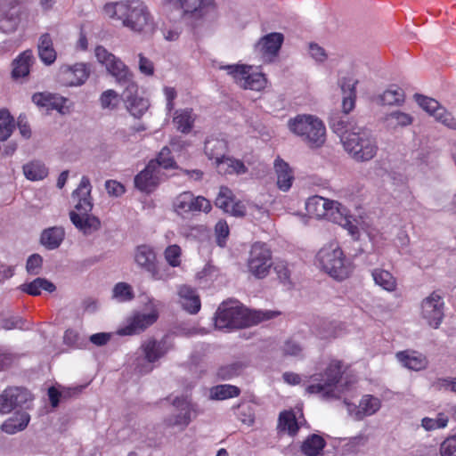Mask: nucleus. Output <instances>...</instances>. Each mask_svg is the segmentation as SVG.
Returning a JSON list of instances; mask_svg holds the SVG:
<instances>
[{
  "label": "nucleus",
  "mask_w": 456,
  "mask_h": 456,
  "mask_svg": "<svg viewBox=\"0 0 456 456\" xmlns=\"http://www.w3.org/2000/svg\"><path fill=\"white\" fill-rule=\"evenodd\" d=\"M103 13L109 19L118 21L134 35L151 37L158 28L148 4L142 0H120L107 3Z\"/></svg>",
  "instance_id": "f257e3e1"
},
{
  "label": "nucleus",
  "mask_w": 456,
  "mask_h": 456,
  "mask_svg": "<svg viewBox=\"0 0 456 456\" xmlns=\"http://www.w3.org/2000/svg\"><path fill=\"white\" fill-rule=\"evenodd\" d=\"M279 314L274 311L249 310L238 301L223 302L216 310L215 326L218 330L240 329L274 318Z\"/></svg>",
  "instance_id": "f03ea898"
},
{
  "label": "nucleus",
  "mask_w": 456,
  "mask_h": 456,
  "mask_svg": "<svg viewBox=\"0 0 456 456\" xmlns=\"http://www.w3.org/2000/svg\"><path fill=\"white\" fill-rule=\"evenodd\" d=\"M342 364L332 361L323 373L311 376V384L305 388L308 394H318L323 400L339 399L354 380L343 376Z\"/></svg>",
  "instance_id": "7ed1b4c3"
},
{
  "label": "nucleus",
  "mask_w": 456,
  "mask_h": 456,
  "mask_svg": "<svg viewBox=\"0 0 456 456\" xmlns=\"http://www.w3.org/2000/svg\"><path fill=\"white\" fill-rule=\"evenodd\" d=\"M91 191L90 180L84 175L78 187L72 192V199L77 200L75 205L77 212L70 211V221L85 235H90L101 228L100 219L94 215H90L94 207Z\"/></svg>",
  "instance_id": "20e7f679"
},
{
  "label": "nucleus",
  "mask_w": 456,
  "mask_h": 456,
  "mask_svg": "<svg viewBox=\"0 0 456 456\" xmlns=\"http://www.w3.org/2000/svg\"><path fill=\"white\" fill-rule=\"evenodd\" d=\"M316 262L324 273L338 281L350 277L354 271L353 264L337 241L325 244L317 253Z\"/></svg>",
  "instance_id": "39448f33"
},
{
  "label": "nucleus",
  "mask_w": 456,
  "mask_h": 456,
  "mask_svg": "<svg viewBox=\"0 0 456 456\" xmlns=\"http://www.w3.org/2000/svg\"><path fill=\"white\" fill-rule=\"evenodd\" d=\"M344 150L356 162H367L377 155L379 146L372 131L361 126L356 131L344 136Z\"/></svg>",
  "instance_id": "423d86ee"
},
{
  "label": "nucleus",
  "mask_w": 456,
  "mask_h": 456,
  "mask_svg": "<svg viewBox=\"0 0 456 456\" xmlns=\"http://www.w3.org/2000/svg\"><path fill=\"white\" fill-rule=\"evenodd\" d=\"M291 133L299 136L310 148H320L326 141V128L316 116L299 114L288 121Z\"/></svg>",
  "instance_id": "0eeeda50"
},
{
  "label": "nucleus",
  "mask_w": 456,
  "mask_h": 456,
  "mask_svg": "<svg viewBox=\"0 0 456 456\" xmlns=\"http://www.w3.org/2000/svg\"><path fill=\"white\" fill-rule=\"evenodd\" d=\"M305 208L309 214L330 219L346 228L352 235L358 232V228L351 221L346 208L338 201H330L322 197L314 196L307 200Z\"/></svg>",
  "instance_id": "6e6552de"
},
{
  "label": "nucleus",
  "mask_w": 456,
  "mask_h": 456,
  "mask_svg": "<svg viewBox=\"0 0 456 456\" xmlns=\"http://www.w3.org/2000/svg\"><path fill=\"white\" fill-rule=\"evenodd\" d=\"M94 53L97 61L105 67L107 72L115 78L118 85L127 87L130 84L134 83L132 71L121 59L102 45L96 46Z\"/></svg>",
  "instance_id": "1a4fd4ad"
},
{
  "label": "nucleus",
  "mask_w": 456,
  "mask_h": 456,
  "mask_svg": "<svg viewBox=\"0 0 456 456\" xmlns=\"http://www.w3.org/2000/svg\"><path fill=\"white\" fill-rule=\"evenodd\" d=\"M272 265V256L269 248L265 243H254L248 259L249 273L257 279H263L269 273Z\"/></svg>",
  "instance_id": "9d476101"
},
{
  "label": "nucleus",
  "mask_w": 456,
  "mask_h": 456,
  "mask_svg": "<svg viewBox=\"0 0 456 456\" xmlns=\"http://www.w3.org/2000/svg\"><path fill=\"white\" fill-rule=\"evenodd\" d=\"M33 400L30 392L20 387H10L0 395V413L7 414L17 408L28 409Z\"/></svg>",
  "instance_id": "9b49d317"
},
{
  "label": "nucleus",
  "mask_w": 456,
  "mask_h": 456,
  "mask_svg": "<svg viewBox=\"0 0 456 456\" xmlns=\"http://www.w3.org/2000/svg\"><path fill=\"white\" fill-rule=\"evenodd\" d=\"M444 302L438 291L432 292L421 303V317L427 323L438 329L444 316Z\"/></svg>",
  "instance_id": "f8f14e48"
},
{
  "label": "nucleus",
  "mask_w": 456,
  "mask_h": 456,
  "mask_svg": "<svg viewBox=\"0 0 456 456\" xmlns=\"http://www.w3.org/2000/svg\"><path fill=\"white\" fill-rule=\"evenodd\" d=\"M168 5L181 11L187 18H201L210 8L215 7V0H163Z\"/></svg>",
  "instance_id": "ddd939ff"
},
{
  "label": "nucleus",
  "mask_w": 456,
  "mask_h": 456,
  "mask_svg": "<svg viewBox=\"0 0 456 456\" xmlns=\"http://www.w3.org/2000/svg\"><path fill=\"white\" fill-rule=\"evenodd\" d=\"M90 75L87 64L78 62L74 65H62L59 70V79L66 86H79L86 83Z\"/></svg>",
  "instance_id": "4468645a"
},
{
  "label": "nucleus",
  "mask_w": 456,
  "mask_h": 456,
  "mask_svg": "<svg viewBox=\"0 0 456 456\" xmlns=\"http://www.w3.org/2000/svg\"><path fill=\"white\" fill-rule=\"evenodd\" d=\"M173 405L179 412L168 417L167 422L169 426H177L183 429L197 416L196 406L186 397H176Z\"/></svg>",
  "instance_id": "2eb2a0df"
},
{
  "label": "nucleus",
  "mask_w": 456,
  "mask_h": 456,
  "mask_svg": "<svg viewBox=\"0 0 456 456\" xmlns=\"http://www.w3.org/2000/svg\"><path fill=\"white\" fill-rule=\"evenodd\" d=\"M158 317L156 310H152L149 314H136L126 327L118 330V334L122 336L139 334L152 325Z\"/></svg>",
  "instance_id": "dca6fc26"
},
{
  "label": "nucleus",
  "mask_w": 456,
  "mask_h": 456,
  "mask_svg": "<svg viewBox=\"0 0 456 456\" xmlns=\"http://www.w3.org/2000/svg\"><path fill=\"white\" fill-rule=\"evenodd\" d=\"M137 90L138 87L135 83L130 84L126 87L123 97L130 114L135 118H140L147 110L149 102L137 95Z\"/></svg>",
  "instance_id": "f3484780"
},
{
  "label": "nucleus",
  "mask_w": 456,
  "mask_h": 456,
  "mask_svg": "<svg viewBox=\"0 0 456 456\" xmlns=\"http://www.w3.org/2000/svg\"><path fill=\"white\" fill-rule=\"evenodd\" d=\"M135 262L138 265L149 272L155 280H162L164 276L155 265L156 256L152 248L149 246L142 245L137 248L135 253Z\"/></svg>",
  "instance_id": "a211bd4d"
},
{
  "label": "nucleus",
  "mask_w": 456,
  "mask_h": 456,
  "mask_svg": "<svg viewBox=\"0 0 456 456\" xmlns=\"http://www.w3.org/2000/svg\"><path fill=\"white\" fill-rule=\"evenodd\" d=\"M159 173L156 163L149 162L146 167L134 177V185L144 192H151L159 184Z\"/></svg>",
  "instance_id": "6ab92c4d"
},
{
  "label": "nucleus",
  "mask_w": 456,
  "mask_h": 456,
  "mask_svg": "<svg viewBox=\"0 0 456 456\" xmlns=\"http://www.w3.org/2000/svg\"><path fill=\"white\" fill-rule=\"evenodd\" d=\"M32 102L39 107H44L47 110H56L62 114L65 113L64 108L67 99L59 94L51 93H36L32 96Z\"/></svg>",
  "instance_id": "aec40b11"
},
{
  "label": "nucleus",
  "mask_w": 456,
  "mask_h": 456,
  "mask_svg": "<svg viewBox=\"0 0 456 456\" xmlns=\"http://www.w3.org/2000/svg\"><path fill=\"white\" fill-rule=\"evenodd\" d=\"M141 349L148 362H154L163 357L170 349L165 339L156 340L153 338L146 340L142 344Z\"/></svg>",
  "instance_id": "412c9836"
},
{
  "label": "nucleus",
  "mask_w": 456,
  "mask_h": 456,
  "mask_svg": "<svg viewBox=\"0 0 456 456\" xmlns=\"http://www.w3.org/2000/svg\"><path fill=\"white\" fill-rule=\"evenodd\" d=\"M30 421V415L26 411H17L12 416L3 422L0 428L8 435L23 431Z\"/></svg>",
  "instance_id": "4be33fe9"
},
{
  "label": "nucleus",
  "mask_w": 456,
  "mask_h": 456,
  "mask_svg": "<svg viewBox=\"0 0 456 456\" xmlns=\"http://www.w3.org/2000/svg\"><path fill=\"white\" fill-rule=\"evenodd\" d=\"M274 170L277 175L278 188L282 191H289L294 180L293 171L289 164L278 158L274 161Z\"/></svg>",
  "instance_id": "5701e85b"
},
{
  "label": "nucleus",
  "mask_w": 456,
  "mask_h": 456,
  "mask_svg": "<svg viewBox=\"0 0 456 456\" xmlns=\"http://www.w3.org/2000/svg\"><path fill=\"white\" fill-rule=\"evenodd\" d=\"M284 37L281 33L273 32L263 37L256 47L263 54L275 56L281 47Z\"/></svg>",
  "instance_id": "b1692460"
},
{
  "label": "nucleus",
  "mask_w": 456,
  "mask_h": 456,
  "mask_svg": "<svg viewBox=\"0 0 456 456\" xmlns=\"http://www.w3.org/2000/svg\"><path fill=\"white\" fill-rule=\"evenodd\" d=\"M413 119V117L409 113L401 110H394L385 115L383 123L387 130L395 131L398 128L411 125Z\"/></svg>",
  "instance_id": "393cba45"
},
{
  "label": "nucleus",
  "mask_w": 456,
  "mask_h": 456,
  "mask_svg": "<svg viewBox=\"0 0 456 456\" xmlns=\"http://www.w3.org/2000/svg\"><path fill=\"white\" fill-rule=\"evenodd\" d=\"M65 237V231L61 226L45 229L40 236L41 244L47 249L53 250L60 247Z\"/></svg>",
  "instance_id": "a878e982"
},
{
  "label": "nucleus",
  "mask_w": 456,
  "mask_h": 456,
  "mask_svg": "<svg viewBox=\"0 0 456 456\" xmlns=\"http://www.w3.org/2000/svg\"><path fill=\"white\" fill-rule=\"evenodd\" d=\"M180 302L184 310L190 314H196L200 309V300L195 290L186 285L179 288Z\"/></svg>",
  "instance_id": "bb28decb"
},
{
  "label": "nucleus",
  "mask_w": 456,
  "mask_h": 456,
  "mask_svg": "<svg viewBox=\"0 0 456 456\" xmlns=\"http://www.w3.org/2000/svg\"><path fill=\"white\" fill-rule=\"evenodd\" d=\"M330 127L335 134H337L343 143L344 136L349 134L359 129L361 126H358L354 120L346 116L334 117L330 120Z\"/></svg>",
  "instance_id": "cd10ccee"
},
{
  "label": "nucleus",
  "mask_w": 456,
  "mask_h": 456,
  "mask_svg": "<svg viewBox=\"0 0 456 456\" xmlns=\"http://www.w3.org/2000/svg\"><path fill=\"white\" fill-rule=\"evenodd\" d=\"M38 55L45 65L53 64L56 60V52L51 36L48 33L43 34L38 41Z\"/></svg>",
  "instance_id": "c85d7f7f"
},
{
  "label": "nucleus",
  "mask_w": 456,
  "mask_h": 456,
  "mask_svg": "<svg viewBox=\"0 0 456 456\" xmlns=\"http://www.w3.org/2000/svg\"><path fill=\"white\" fill-rule=\"evenodd\" d=\"M216 170L221 175L227 174H245L247 167L240 160L226 157V155L216 161Z\"/></svg>",
  "instance_id": "c756f323"
},
{
  "label": "nucleus",
  "mask_w": 456,
  "mask_h": 456,
  "mask_svg": "<svg viewBox=\"0 0 456 456\" xmlns=\"http://www.w3.org/2000/svg\"><path fill=\"white\" fill-rule=\"evenodd\" d=\"M34 57L31 51L23 52L12 62V75L13 78L24 77L29 73V67L33 62Z\"/></svg>",
  "instance_id": "7c9ffc66"
},
{
  "label": "nucleus",
  "mask_w": 456,
  "mask_h": 456,
  "mask_svg": "<svg viewBox=\"0 0 456 456\" xmlns=\"http://www.w3.org/2000/svg\"><path fill=\"white\" fill-rule=\"evenodd\" d=\"M227 142L224 139L209 138L205 142V154L209 159L217 161L227 152Z\"/></svg>",
  "instance_id": "2f4dec72"
},
{
  "label": "nucleus",
  "mask_w": 456,
  "mask_h": 456,
  "mask_svg": "<svg viewBox=\"0 0 456 456\" xmlns=\"http://www.w3.org/2000/svg\"><path fill=\"white\" fill-rule=\"evenodd\" d=\"M396 357L398 361L409 370H420L427 366L426 357L415 352H399L396 354Z\"/></svg>",
  "instance_id": "473e14b6"
},
{
  "label": "nucleus",
  "mask_w": 456,
  "mask_h": 456,
  "mask_svg": "<svg viewBox=\"0 0 456 456\" xmlns=\"http://www.w3.org/2000/svg\"><path fill=\"white\" fill-rule=\"evenodd\" d=\"M20 290L31 296H38L41 289L49 293L55 291L56 286L45 278H36L28 283H24L20 287Z\"/></svg>",
  "instance_id": "72a5a7b5"
},
{
  "label": "nucleus",
  "mask_w": 456,
  "mask_h": 456,
  "mask_svg": "<svg viewBox=\"0 0 456 456\" xmlns=\"http://www.w3.org/2000/svg\"><path fill=\"white\" fill-rule=\"evenodd\" d=\"M25 177L30 181H39L45 178L48 169L40 160H32L22 167Z\"/></svg>",
  "instance_id": "f704fd0d"
},
{
  "label": "nucleus",
  "mask_w": 456,
  "mask_h": 456,
  "mask_svg": "<svg viewBox=\"0 0 456 456\" xmlns=\"http://www.w3.org/2000/svg\"><path fill=\"white\" fill-rule=\"evenodd\" d=\"M381 403L380 400L377 397H374L370 395H366L362 396L360 403L359 409L356 411V419H362L365 416H370L376 413L380 408Z\"/></svg>",
  "instance_id": "c9c22d12"
},
{
  "label": "nucleus",
  "mask_w": 456,
  "mask_h": 456,
  "mask_svg": "<svg viewBox=\"0 0 456 456\" xmlns=\"http://www.w3.org/2000/svg\"><path fill=\"white\" fill-rule=\"evenodd\" d=\"M325 444L326 443L321 436L314 434L303 442L301 451L305 456H318Z\"/></svg>",
  "instance_id": "e433bc0d"
},
{
  "label": "nucleus",
  "mask_w": 456,
  "mask_h": 456,
  "mask_svg": "<svg viewBox=\"0 0 456 456\" xmlns=\"http://www.w3.org/2000/svg\"><path fill=\"white\" fill-rule=\"evenodd\" d=\"M20 22V11L17 7L12 6L2 13L0 19V29L5 33L14 31Z\"/></svg>",
  "instance_id": "4c0bfd02"
},
{
  "label": "nucleus",
  "mask_w": 456,
  "mask_h": 456,
  "mask_svg": "<svg viewBox=\"0 0 456 456\" xmlns=\"http://www.w3.org/2000/svg\"><path fill=\"white\" fill-rule=\"evenodd\" d=\"M277 428L279 431L295 436L299 428L295 414L289 411H281L279 415Z\"/></svg>",
  "instance_id": "58836bf2"
},
{
  "label": "nucleus",
  "mask_w": 456,
  "mask_h": 456,
  "mask_svg": "<svg viewBox=\"0 0 456 456\" xmlns=\"http://www.w3.org/2000/svg\"><path fill=\"white\" fill-rule=\"evenodd\" d=\"M194 119L192 110L184 109L175 111L173 121L179 131L187 134L191 130Z\"/></svg>",
  "instance_id": "ea45409f"
},
{
  "label": "nucleus",
  "mask_w": 456,
  "mask_h": 456,
  "mask_svg": "<svg viewBox=\"0 0 456 456\" xmlns=\"http://www.w3.org/2000/svg\"><path fill=\"white\" fill-rule=\"evenodd\" d=\"M379 98L383 105H400L404 102L405 95L402 88L393 86L384 91Z\"/></svg>",
  "instance_id": "a19ab883"
},
{
  "label": "nucleus",
  "mask_w": 456,
  "mask_h": 456,
  "mask_svg": "<svg viewBox=\"0 0 456 456\" xmlns=\"http://www.w3.org/2000/svg\"><path fill=\"white\" fill-rule=\"evenodd\" d=\"M372 277L377 285L387 291H394L396 287L395 279L393 275L383 269H374L372 271Z\"/></svg>",
  "instance_id": "79ce46f5"
},
{
  "label": "nucleus",
  "mask_w": 456,
  "mask_h": 456,
  "mask_svg": "<svg viewBox=\"0 0 456 456\" xmlns=\"http://www.w3.org/2000/svg\"><path fill=\"white\" fill-rule=\"evenodd\" d=\"M14 119L6 109L0 110V142L6 141L14 129Z\"/></svg>",
  "instance_id": "37998d69"
},
{
  "label": "nucleus",
  "mask_w": 456,
  "mask_h": 456,
  "mask_svg": "<svg viewBox=\"0 0 456 456\" xmlns=\"http://www.w3.org/2000/svg\"><path fill=\"white\" fill-rule=\"evenodd\" d=\"M221 69H226L228 74L231 75L235 83L241 88H244L247 76L250 71V67L245 65H227L222 66Z\"/></svg>",
  "instance_id": "c03bdc74"
},
{
  "label": "nucleus",
  "mask_w": 456,
  "mask_h": 456,
  "mask_svg": "<svg viewBox=\"0 0 456 456\" xmlns=\"http://www.w3.org/2000/svg\"><path fill=\"white\" fill-rule=\"evenodd\" d=\"M240 389L232 385H219L212 388L211 398L216 400H224L238 396Z\"/></svg>",
  "instance_id": "a18cd8bd"
},
{
  "label": "nucleus",
  "mask_w": 456,
  "mask_h": 456,
  "mask_svg": "<svg viewBox=\"0 0 456 456\" xmlns=\"http://www.w3.org/2000/svg\"><path fill=\"white\" fill-rule=\"evenodd\" d=\"M414 98L417 103L428 113L432 115L434 118L438 112V110L441 109L442 105L433 98H429L428 96L418 94L414 95Z\"/></svg>",
  "instance_id": "49530a36"
},
{
  "label": "nucleus",
  "mask_w": 456,
  "mask_h": 456,
  "mask_svg": "<svg viewBox=\"0 0 456 456\" xmlns=\"http://www.w3.org/2000/svg\"><path fill=\"white\" fill-rule=\"evenodd\" d=\"M193 195L185 191L181 193L178 197H176L174 202V208L177 212H190L193 211Z\"/></svg>",
  "instance_id": "de8ad7c7"
},
{
  "label": "nucleus",
  "mask_w": 456,
  "mask_h": 456,
  "mask_svg": "<svg viewBox=\"0 0 456 456\" xmlns=\"http://www.w3.org/2000/svg\"><path fill=\"white\" fill-rule=\"evenodd\" d=\"M150 162L156 163V168L159 170V167H162L166 169L167 168H175L176 167L175 161L171 156V151L168 147H164L156 159L151 160Z\"/></svg>",
  "instance_id": "09e8293b"
},
{
  "label": "nucleus",
  "mask_w": 456,
  "mask_h": 456,
  "mask_svg": "<svg viewBox=\"0 0 456 456\" xmlns=\"http://www.w3.org/2000/svg\"><path fill=\"white\" fill-rule=\"evenodd\" d=\"M265 85L266 79L262 73H251L249 71L243 89L260 91L265 87Z\"/></svg>",
  "instance_id": "8fccbe9b"
},
{
  "label": "nucleus",
  "mask_w": 456,
  "mask_h": 456,
  "mask_svg": "<svg viewBox=\"0 0 456 456\" xmlns=\"http://www.w3.org/2000/svg\"><path fill=\"white\" fill-rule=\"evenodd\" d=\"M232 191L227 187H221L215 200V204L217 208H222L225 212H229V208L232 203Z\"/></svg>",
  "instance_id": "3c124183"
},
{
  "label": "nucleus",
  "mask_w": 456,
  "mask_h": 456,
  "mask_svg": "<svg viewBox=\"0 0 456 456\" xmlns=\"http://www.w3.org/2000/svg\"><path fill=\"white\" fill-rule=\"evenodd\" d=\"M113 297L119 301H129L134 298V293L129 284L118 282L113 289Z\"/></svg>",
  "instance_id": "603ef678"
},
{
  "label": "nucleus",
  "mask_w": 456,
  "mask_h": 456,
  "mask_svg": "<svg viewBox=\"0 0 456 456\" xmlns=\"http://www.w3.org/2000/svg\"><path fill=\"white\" fill-rule=\"evenodd\" d=\"M448 418L443 414H439L436 419L424 418L421 426L427 430L431 431L437 428H443L447 426Z\"/></svg>",
  "instance_id": "864d4df0"
},
{
  "label": "nucleus",
  "mask_w": 456,
  "mask_h": 456,
  "mask_svg": "<svg viewBox=\"0 0 456 456\" xmlns=\"http://www.w3.org/2000/svg\"><path fill=\"white\" fill-rule=\"evenodd\" d=\"M435 118L449 129L456 130V118L443 106L438 110Z\"/></svg>",
  "instance_id": "5fc2aeb1"
},
{
  "label": "nucleus",
  "mask_w": 456,
  "mask_h": 456,
  "mask_svg": "<svg viewBox=\"0 0 456 456\" xmlns=\"http://www.w3.org/2000/svg\"><path fill=\"white\" fill-rule=\"evenodd\" d=\"M165 258L167 262L173 267H176L180 265L181 248L177 245L168 246L165 252Z\"/></svg>",
  "instance_id": "6e6d98bb"
},
{
  "label": "nucleus",
  "mask_w": 456,
  "mask_h": 456,
  "mask_svg": "<svg viewBox=\"0 0 456 456\" xmlns=\"http://www.w3.org/2000/svg\"><path fill=\"white\" fill-rule=\"evenodd\" d=\"M42 265V256L38 254H33L27 260L26 270L29 274L37 275L40 273Z\"/></svg>",
  "instance_id": "4d7b16f0"
},
{
  "label": "nucleus",
  "mask_w": 456,
  "mask_h": 456,
  "mask_svg": "<svg viewBox=\"0 0 456 456\" xmlns=\"http://www.w3.org/2000/svg\"><path fill=\"white\" fill-rule=\"evenodd\" d=\"M215 233L216 236V243L220 247L225 245V240L229 235V227L225 221L220 220L215 226Z\"/></svg>",
  "instance_id": "13d9d810"
},
{
  "label": "nucleus",
  "mask_w": 456,
  "mask_h": 456,
  "mask_svg": "<svg viewBox=\"0 0 456 456\" xmlns=\"http://www.w3.org/2000/svg\"><path fill=\"white\" fill-rule=\"evenodd\" d=\"M118 94L112 90L103 92L100 97V102L102 109H114L117 106Z\"/></svg>",
  "instance_id": "bf43d9fd"
},
{
  "label": "nucleus",
  "mask_w": 456,
  "mask_h": 456,
  "mask_svg": "<svg viewBox=\"0 0 456 456\" xmlns=\"http://www.w3.org/2000/svg\"><path fill=\"white\" fill-rule=\"evenodd\" d=\"M358 80L352 77H345L339 81L340 88L344 95L356 96V85Z\"/></svg>",
  "instance_id": "052dcab7"
},
{
  "label": "nucleus",
  "mask_w": 456,
  "mask_h": 456,
  "mask_svg": "<svg viewBox=\"0 0 456 456\" xmlns=\"http://www.w3.org/2000/svg\"><path fill=\"white\" fill-rule=\"evenodd\" d=\"M303 348L299 343L292 339L287 340L282 346L284 355L300 357L302 356Z\"/></svg>",
  "instance_id": "680f3d73"
},
{
  "label": "nucleus",
  "mask_w": 456,
  "mask_h": 456,
  "mask_svg": "<svg viewBox=\"0 0 456 456\" xmlns=\"http://www.w3.org/2000/svg\"><path fill=\"white\" fill-rule=\"evenodd\" d=\"M441 456H456V436L447 437L440 445Z\"/></svg>",
  "instance_id": "e2e57ef3"
},
{
  "label": "nucleus",
  "mask_w": 456,
  "mask_h": 456,
  "mask_svg": "<svg viewBox=\"0 0 456 456\" xmlns=\"http://www.w3.org/2000/svg\"><path fill=\"white\" fill-rule=\"evenodd\" d=\"M433 386L439 391L456 393V378H439L433 383Z\"/></svg>",
  "instance_id": "0e129e2a"
},
{
  "label": "nucleus",
  "mask_w": 456,
  "mask_h": 456,
  "mask_svg": "<svg viewBox=\"0 0 456 456\" xmlns=\"http://www.w3.org/2000/svg\"><path fill=\"white\" fill-rule=\"evenodd\" d=\"M240 365L238 363L224 366L219 369L218 376L223 379H230L240 374Z\"/></svg>",
  "instance_id": "69168bd1"
},
{
  "label": "nucleus",
  "mask_w": 456,
  "mask_h": 456,
  "mask_svg": "<svg viewBox=\"0 0 456 456\" xmlns=\"http://www.w3.org/2000/svg\"><path fill=\"white\" fill-rule=\"evenodd\" d=\"M274 272L278 279L284 284L289 283L290 272L286 264L283 262L276 263L274 265Z\"/></svg>",
  "instance_id": "338daca9"
},
{
  "label": "nucleus",
  "mask_w": 456,
  "mask_h": 456,
  "mask_svg": "<svg viewBox=\"0 0 456 456\" xmlns=\"http://www.w3.org/2000/svg\"><path fill=\"white\" fill-rule=\"evenodd\" d=\"M105 189L110 196L118 197L125 192L124 186L114 180H108L105 183Z\"/></svg>",
  "instance_id": "774afa93"
}]
</instances>
